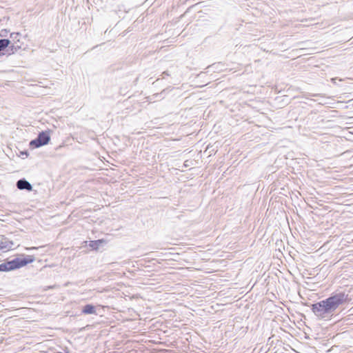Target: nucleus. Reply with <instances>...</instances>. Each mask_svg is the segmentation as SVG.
I'll use <instances>...</instances> for the list:
<instances>
[{
	"instance_id": "f257e3e1",
	"label": "nucleus",
	"mask_w": 353,
	"mask_h": 353,
	"mask_svg": "<svg viewBox=\"0 0 353 353\" xmlns=\"http://www.w3.org/2000/svg\"><path fill=\"white\" fill-rule=\"evenodd\" d=\"M351 299L345 292H333L327 298L311 305V310L319 320H330L336 310Z\"/></svg>"
},
{
	"instance_id": "f03ea898",
	"label": "nucleus",
	"mask_w": 353,
	"mask_h": 353,
	"mask_svg": "<svg viewBox=\"0 0 353 353\" xmlns=\"http://www.w3.org/2000/svg\"><path fill=\"white\" fill-rule=\"evenodd\" d=\"M35 260L33 255L21 254L20 257H16L12 260H6L0 264V272H10L23 268L32 263Z\"/></svg>"
},
{
	"instance_id": "7ed1b4c3",
	"label": "nucleus",
	"mask_w": 353,
	"mask_h": 353,
	"mask_svg": "<svg viewBox=\"0 0 353 353\" xmlns=\"http://www.w3.org/2000/svg\"><path fill=\"white\" fill-rule=\"evenodd\" d=\"M50 141V136L48 131H41L39 133L37 137L30 142V146L32 148L47 145Z\"/></svg>"
},
{
	"instance_id": "20e7f679",
	"label": "nucleus",
	"mask_w": 353,
	"mask_h": 353,
	"mask_svg": "<svg viewBox=\"0 0 353 353\" xmlns=\"http://www.w3.org/2000/svg\"><path fill=\"white\" fill-rule=\"evenodd\" d=\"M16 186L20 190L31 191L32 190V185L25 178L19 179L17 181Z\"/></svg>"
},
{
	"instance_id": "39448f33",
	"label": "nucleus",
	"mask_w": 353,
	"mask_h": 353,
	"mask_svg": "<svg viewBox=\"0 0 353 353\" xmlns=\"http://www.w3.org/2000/svg\"><path fill=\"white\" fill-rule=\"evenodd\" d=\"M13 245L14 243L5 236H3L0 240V251L10 250Z\"/></svg>"
},
{
	"instance_id": "423d86ee",
	"label": "nucleus",
	"mask_w": 353,
	"mask_h": 353,
	"mask_svg": "<svg viewBox=\"0 0 353 353\" xmlns=\"http://www.w3.org/2000/svg\"><path fill=\"white\" fill-rule=\"evenodd\" d=\"M81 313L83 314H97L96 307L92 304H86L81 308Z\"/></svg>"
},
{
	"instance_id": "0eeeda50",
	"label": "nucleus",
	"mask_w": 353,
	"mask_h": 353,
	"mask_svg": "<svg viewBox=\"0 0 353 353\" xmlns=\"http://www.w3.org/2000/svg\"><path fill=\"white\" fill-rule=\"evenodd\" d=\"M103 243V239H98V240H94V241H90L89 242V247L93 250H97L99 247Z\"/></svg>"
},
{
	"instance_id": "6e6552de",
	"label": "nucleus",
	"mask_w": 353,
	"mask_h": 353,
	"mask_svg": "<svg viewBox=\"0 0 353 353\" xmlns=\"http://www.w3.org/2000/svg\"><path fill=\"white\" fill-rule=\"evenodd\" d=\"M10 44V41L6 39H0V51L7 48Z\"/></svg>"
},
{
	"instance_id": "1a4fd4ad",
	"label": "nucleus",
	"mask_w": 353,
	"mask_h": 353,
	"mask_svg": "<svg viewBox=\"0 0 353 353\" xmlns=\"http://www.w3.org/2000/svg\"><path fill=\"white\" fill-rule=\"evenodd\" d=\"M22 156H25L26 157H28L29 155V152L27 150H24L21 152Z\"/></svg>"
},
{
	"instance_id": "9d476101",
	"label": "nucleus",
	"mask_w": 353,
	"mask_h": 353,
	"mask_svg": "<svg viewBox=\"0 0 353 353\" xmlns=\"http://www.w3.org/2000/svg\"><path fill=\"white\" fill-rule=\"evenodd\" d=\"M35 249H37V248L35 247H32V248H28V250H35Z\"/></svg>"
}]
</instances>
